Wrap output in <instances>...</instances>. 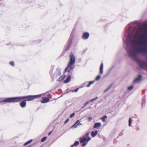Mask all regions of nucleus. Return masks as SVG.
<instances>
[{"label": "nucleus", "mask_w": 147, "mask_h": 147, "mask_svg": "<svg viewBox=\"0 0 147 147\" xmlns=\"http://www.w3.org/2000/svg\"><path fill=\"white\" fill-rule=\"evenodd\" d=\"M54 68V67H51L50 71V74L51 75L53 74L54 76H59L61 74V70L60 69L57 68L56 69V71L54 74L53 73V70Z\"/></svg>", "instance_id": "39448f33"}, {"label": "nucleus", "mask_w": 147, "mask_h": 147, "mask_svg": "<svg viewBox=\"0 0 147 147\" xmlns=\"http://www.w3.org/2000/svg\"><path fill=\"white\" fill-rule=\"evenodd\" d=\"M82 125V123L80 122V121L79 120V122L78 123V126Z\"/></svg>", "instance_id": "58836bf2"}, {"label": "nucleus", "mask_w": 147, "mask_h": 147, "mask_svg": "<svg viewBox=\"0 0 147 147\" xmlns=\"http://www.w3.org/2000/svg\"><path fill=\"white\" fill-rule=\"evenodd\" d=\"M142 76L141 75H138V77L136 78L134 81V83L139 82L141 80Z\"/></svg>", "instance_id": "9d476101"}, {"label": "nucleus", "mask_w": 147, "mask_h": 147, "mask_svg": "<svg viewBox=\"0 0 147 147\" xmlns=\"http://www.w3.org/2000/svg\"><path fill=\"white\" fill-rule=\"evenodd\" d=\"M65 75H63L61 76L58 80V81H60L63 80L65 78Z\"/></svg>", "instance_id": "a211bd4d"}, {"label": "nucleus", "mask_w": 147, "mask_h": 147, "mask_svg": "<svg viewBox=\"0 0 147 147\" xmlns=\"http://www.w3.org/2000/svg\"><path fill=\"white\" fill-rule=\"evenodd\" d=\"M41 96V94H39L36 95H29L24 96H20V101L22 99L25 98L26 99L25 100V101H31Z\"/></svg>", "instance_id": "20e7f679"}, {"label": "nucleus", "mask_w": 147, "mask_h": 147, "mask_svg": "<svg viewBox=\"0 0 147 147\" xmlns=\"http://www.w3.org/2000/svg\"><path fill=\"white\" fill-rule=\"evenodd\" d=\"M70 60L67 66L65 69L64 72L68 71L69 72L74 68L73 65L76 62V58L74 55L71 53L69 55Z\"/></svg>", "instance_id": "f03ea898"}, {"label": "nucleus", "mask_w": 147, "mask_h": 147, "mask_svg": "<svg viewBox=\"0 0 147 147\" xmlns=\"http://www.w3.org/2000/svg\"><path fill=\"white\" fill-rule=\"evenodd\" d=\"M140 66L142 68H145L147 70V63H142L141 64Z\"/></svg>", "instance_id": "f8f14e48"}, {"label": "nucleus", "mask_w": 147, "mask_h": 147, "mask_svg": "<svg viewBox=\"0 0 147 147\" xmlns=\"http://www.w3.org/2000/svg\"><path fill=\"white\" fill-rule=\"evenodd\" d=\"M84 106H83V107H82V108H84Z\"/></svg>", "instance_id": "37998d69"}, {"label": "nucleus", "mask_w": 147, "mask_h": 147, "mask_svg": "<svg viewBox=\"0 0 147 147\" xmlns=\"http://www.w3.org/2000/svg\"><path fill=\"white\" fill-rule=\"evenodd\" d=\"M103 63H102L100 65V74H102L103 72Z\"/></svg>", "instance_id": "2eb2a0df"}, {"label": "nucleus", "mask_w": 147, "mask_h": 147, "mask_svg": "<svg viewBox=\"0 0 147 147\" xmlns=\"http://www.w3.org/2000/svg\"><path fill=\"white\" fill-rule=\"evenodd\" d=\"M71 76H68L67 78L65 80H64V82L65 83H67L69 82L71 80Z\"/></svg>", "instance_id": "f3484780"}, {"label": "nucleus", "mask_w": 147, "mask_h": 147, "mask_svg": "<svg viewBox=\"0 0 147 147\" xmlns=\"http://www.w3.org/2000/svg\"><path fill=\"white\" fill-rule=\"evenodd\" d=\"M26 101H23L21 102L20 103V106L22 108L25 107L26 105Z\"/></svg>", "instance_id": "9b49d317"}, {"label": "nucleus", "mask_w": 147, "mask_h": 147, "mask_svg": "<svg viewBox=\"0 0 147 147\" xmlns=\"http://www.w3.org/2000/svg\"><path fill=\"white\" fill-rule=\"evenodd\" d=\"M79 142L78 141H76L70 147H73L75 146H76L79 144Z\"/></svg>", "instance_id": "6ab92c4d"}, {"label": "nucleus", "mask_w": 147, "mask_h": 147, "mask_svg": "<svg viewBox=\"0 0 147 147\" xmlns=\"http://www.w3.org/2000/svg\"><path fill=\"white\" fill-rule=\"evenodd\" d=\"M2 102H12L15 103L20 101V97H14L8 98H5L4 100L2 101Z\"/></svg>", "instance_id": "7ed1b4c3"}, {"label": "nucleus", "mask_w": 147, "mask_h": 147, "mask_svg": "<svg viewBox=\"0 0 147 147\" xmlns=\"http://www.w3.org/2000/svg\"><path fill=\"white\" fill-rule=\"evenodd\" d=\"M9 64L12 66H14V62L13 61H11L9 62Z\"/></svg>", "instance_id": "2f4dec72"}, {"label": "nucleus", "mask_w": 147, "mask_h": 147, "mask_svg": "<svg viewBox=\"0 0 147 147\" xmlns=\"http://www.w3.org/2000/svg\"><path fill=\"white\" fill-rule=\"evenodd\" d=\"M145 103V99H143L142 101V106H143L144 105Z\"/></svg>", "instance_id": "a878e982"}, {"label": "nucleus", "mask_w": 147, "mask_h": 147, "mask_svg": "<svg viewBox=\"0 0 147 147\" xmlns=\"http://www.w3.org/2000/svg\"><path fill=\"white\" fill-rule=\"evenodd\" d=\"M98 131H96L95 132L93 131L91 132V135L93 137H95L97 134Z\"/></svg>", "instance_id": "4468645a"}, {"label": "nucleus", "mask_w": 147, "mask_h": 147, "mask_svg": "<svg viewBox=\"0 0 147 147\" xmlns=\"http://www.w3.org/2000/svg\"><path fill=\"white\" fill-rule=\"evenodd\" d=\"M98 98V97H96L95 98H94L92 99H90L89 101V102L90 101L93 102L94 101V100H96V99H97Z\"/></svg>", "instance_id": "7c9ffc66"}, {"label": "nucleus", "mask_w": 147, "mask_h": 147, "mask_svg": "<svg viewBox=\"0 0 147 147\" xmlns=\"http://www.w3.org/2000/svg\"><path fill=\"white\" fill-rule=\"evenodd\" d=\"M78 90H79V88H78L76 89L75 90H74V92H77L78 91Z\"/></svg>", "instance_id": "ea45409f"}, {"label": "nucleus", "mask_w": 147, "mask_h": 147, "mask_svg": "<svg viewBox=\"0 0 147 147\" xmlns=\"http://www.w3.org/2000/svg\"><path fill=\"white\" fill-rule=\"evenodd\" d=\"M89 101H88L86 102L84 104V106H86L88 103H89Z\"/></svg>", "instance_id": "f704fd0d"}, {"label": "nucleus", "mask_w": 147, "mask_h": 147, "mask_svg": "<svg viewBox=\"0 0 147 147\" xmlns=\"http://www.w3.org/2000/svg\"><path fill=\"white\" fill-rule=\"evenodd\" d=\"M75 115V113H72L70 115V117L71 118H72V117H73Z\"/></svg>", "instance_id": "473e14b6"}, {"label": "nucleus", "mask_w": 147, "mask_h": 147, "mask_svg": "<svg viewBox=\"0 0 147 147\" xmlns=\"http://www.w3.org/2000/svg\"><path fill=\"white\" fill-rule=\"evenodd\" d=\"M133 88H134V86H130L128 87V90H131L132 89H133Z\"/></svg>", "instance_id": "cd10ccee"}, {"label": "nucleus", "mask_w": 147, "mask_h": 147, "mask_svg": "<svg viewBox=\"0 0 147 147\" xmlns=\"http://www.w3.org/2000/svg\"><path fill=\"white\" fill-rule=\"evenodd\" d=\"M52 132V131H51L49 133H48V135L49 136L50 135H51V134Z\"/></svg>", "instance_id": "a19ab883"}, {"label": "nucleus", "mask_w": 147, "mask_h": 147, "mask_svg": "<svg viewBox=\"0 0 147 147\" xmlns=\"http://www.w3.org/2000/svg\"><path fill=\"white\" fill-rule=\"evenodd\" d=\"M71 91L72 92H74V90H71Z\"/></svg>", "instance_id": "79ce46f5"}, {"label": "nucleus", "mask_w": 147, "mask_h": 147, "mask_svg": "<svg viewBox=\"0 0 147 147\" xmlns=\"http://www.w3.org/2000/svg\"><path fill=\"white\" fill-rule=\"evenodd\" d=\"M132 23L129 24L125 28L127 36L125 40H124L127 46V51L129 55L132 57L136 58L141 53L142 54L147 53V39L145 40L142 35L138 40L136 38V34L131 33V29Z\"/></svg>", "instance_id": "f257e3e1"}, {"label": "nucleus", "mask_w": 147, "mask_h": 147, "mask_svg": "<svg viewBox=\"0 0 147 147\" xmlns=\"http://www.w3.org/2000/svg\"><path fill=\"white\" fill-rule=\"evenodd\" d=\"M132 121V120L131 118H129V126L130 127L131 126V124Z\"/></svg>", "instance_id": "393cba45"}, {"label": "nucleus", "mask_w": 147, "mask_h": 147, "mask_svg": "<svg viewBox=\"0 0 147 147\" xmlns=\"http://www.w3.org/2000/svg\"><path fill=\"white\" fill-rule=\"evenodd\" d=\"M32 140L31 139L28 141H27V142H26L23 145L24 146H26L28 144H30V143L32 142Z\"/></svg>", "instance_id": "4be33fe9"}, {"label": "nucleus", "mask_w": 147, "mask_h": 147, "mask_svg": "<svg viewBox=\"0 0 147 147\" xmlns=\"http://www.w3.org/2000/svg\"><path fill=\"white\" fill-rule=\"evenodd\" d=\"M145 26H147V24H145Z\"/></svg>", "instance_id": "c03bdc74"}, {"label": "nucleus", "mask_w": 147, "mask_h": 147, "mask_svg": "<svg viewBox=\"0 0 147 147\" xmlns=\"http://www.w3.org/2000/svg\"><path fill=\"white\" fill-rule=\"evenodd\" d=\"M111 86H112L111 85H110L108 88H107V89H105L104 90V92H106L108 90H109V89L111 87Z\"/></svg>", "instance_id": "c756f323"}, {"label": "nucleus", "mask_w": 147, "mask_h": 147, "mask_svg": "<svg viewBox=\"0 0 147 147\" xmlns=\"http://www.w3.org/2000/svg\"><path fill=\"white\" fill-rule=\"evenodd\" d=\"M79 120H77L75 123L71 127L73 128H77L78 126V123L79 122Z\"/></svg>", "instance_id": "ddd939ff"}, {"label": "nucleus", "mask_w": 147, "mask_h": 147, "mask_svg": "<svg viewBox=\"0 0 147 147\" xmlns=\"http://www.w3.org/2000/svg\"><path fill=\"white\" fill-rule=\"evenodd\" d=\"M101 78L100 76L98 75L95 78V80H99Z\"/></svg>", "instance_id": "bb28decb"}, {"label": "nucleus", "mask_w": 147, "mask_h": 147, "mask_svg": "<svg viewBox=\"0 0 147 147\" xmlns=\"http://www.w3.org/2000/svg\"><path fill=\"white\" fill-rule=\"evenodd\" d=\"M79 142L78 141H76L70 147H73L75 146H76L79 144Z\"/></svg>", "instance_id": "aec40b11"}, {"label": "nucleus", "mask_w": 147, "mask_h": 147, "mask_svg": "<svg viewBox=\"0 0 147 147\" xmlns=\"http://www.w3.org/2000/svg\"><path fill=\"white\" fill-rule=\"evenodd\" d=\"M107 117L106 115H104L103 117H102L101 118V119L102 120V121L104 122H105V119L107 118Z\"/></svg>", "instance_id": "5701e85b"}, {"label": "nucleus", "mask_w": 147, "mask_h": 147, "mask_svg": "<svg viewBox=\"0 0 147 147\" xmlns=\"http://www.w3.org/2000/svg\"><path fill=\"white\" fill-rule=\"evenodd\" d=\"M89 33L88 32H84L82 34V38L84 40L87 39L89 38Z\"/></svg>", "instance_id": "6e6552de"}, {"label": "nucleus", "mask_w": 147, "mask_h": 147, "mask_svg": "<svg viewBox=\"0 0 147 147\" xmlns=\"http://www.w3.org/2000/svg\"><path fill=\"white\" fill-rule=\"evenodd\" d=\"M79 142L78 141H76L70 147H73L75 146H76L79 144Z\"/></svg>", "instance_id": "412c9836"}, {"label": "nucleus", "mask_w": 147, "mask_h": 147, "mask_svg": "<svg viewBox=\"0 0 147 147\" xmlns=\"http://www.w3.org/2000/svg\"><path fill=\"white\" fill-rule=\"evenodd\" d=\"M80 142L81 143H83L82 146H84L88 143L87 141V138H80Z\"/></svg>", "instance_id": "0eeeda50"}, {"label": "nucleus", "mask_w": 147, "mask_h": 147, "mask_svg": "<svg viewBox=\"0 0 147 147\" xmlns=\"http://www.w3.org/2000/svg\"><path fill=\"white\" fill-rule=\"evenodd\" d=\"M94 82V81H90L89 82V84L88 85H87L86 86L88 87H89L90 85L92 84H93Z\"/></svg>", "instance_id": "b1692460"}, {"label": "nucleus", "mask_w": 147, "mask_h": 147, "mask_svg": "<svg viewBox=\"0 0 147 147\" xmlns=\"http://www.w3.org/2000/svg\"><path fill=\"white\" fill-rule=\"evenodd\" d=\"M101 126V125L100 123L98 122L95 123L94 126V128H96L98 127H100Z\"/></svg>", "instance_id": "dca6fc26"}, {"label": "nucleus", "mask_w": 147, "mask_h": 147, "mask_svg": "<svg viewBox=\"0 0 147 147\" xmlns=\"http://www.w3.org/2000/svg\"><path fill=\"white\" fill-rule=\"evenodd\" d=\"M68 121H69V119H67L65 121L64 123L65 124H66V123H67L68 122Z\"/></svg>", "instance_id": "4c0bfd02"}, {"label": "nucleus", "mask_w": 147, "mask_h": 147, "mask_svg": "<svg viewBox=\"0 0 147 147\" xmlns=\"http://www.w3.org/2000/svg\"><path fill=\"white\" fill-rule=\"evenodd\" d=\"M91 139L90 138V137H88V139H87V142H88V141L90 140Z\"/></svg>", "instance_id": "c9c22d12"}, {"label": "nucleus", "mask_w": 147, "mask_h": 147, "mask_svg": "<svg viewBox=\"0 0 147 147\" xmlns=\"http://www.w3.org/2000/svg\"><path fill=\"white\" fill-rule=\"evenodd\" d=\"M89 135V133H87L86 134V135H85V136L86 137H88Z\"/></svg>", "instance_id": "e433bc0d"}, {"label": "nucleus", "mask_w": 147, "mask_h": 147, "mask_svg": "<svg viewBox=\"0 0 147 147\" xmlns=\"http://www.w3.org/2000/svg\"><path fill=\"white\" fill-rule=\"evenodd\" d=\"M73 38V35H71V34L67 41L68 45L65 47V49L66 50H67L69 49L71 44Z\"/></svg>", "instance_id": "423d86ee"}, {"label": "nucleus", "mask_w": 147, "mask_h": 147, "mask_svg": "<svg viewBox=\"0 0 147 147\" xmlns=\"http://www.w3.org/2000/svg\"><path fill=\"white\" fill-rule=\"evenodd\" d=\"M47 139V137H43L41 140V141L42 142H43L45 141Z\"/></svg>", "instance_id": "c85d7f7f"}, {"label": "nucleus", "mask_w": 147, "mask_h": 147, "mask_svg": "<svg viewBox=\"0 0 147 147\" xmlns=\"http://www.w3.org/2000/svg\"><path fill=\"white\" fill-rule=\"evenodd\" d=\"M49 99L46 97L42 98V100L41 101L42 103H45L48 102L49 101Z\"/></svg>", "instance_id": "1a4fd4ad"}, {"label": "nucleus", "mask_w": 147, "mask_h": 147, "mask_svg": "<svg viewBox=\"0 0 147 147\" xmlns=\"http://www.w3.org/2000/svg\"><path fill=\"white\" fill-rule=\"evenodd\" d=\"M88 119H89V121H90L92 119V118L91 117H88Z\"/></svg>", "instance_id": "72a5a7b5"}, {"label": "nucleus", "mask_w": 147, "mask_h": 147, "mask_svg": "<svg viewBox=\"0 0 147 147\" xmlns=\"http://www.w3.org/2000/svg\"><path fill=\"white\" fill-rule=\"evenodd\" d=\"M1 102H2V101H0V103H1Z\"/></svg>", "instance_id": "a18cd8bd"}]
</instances>
